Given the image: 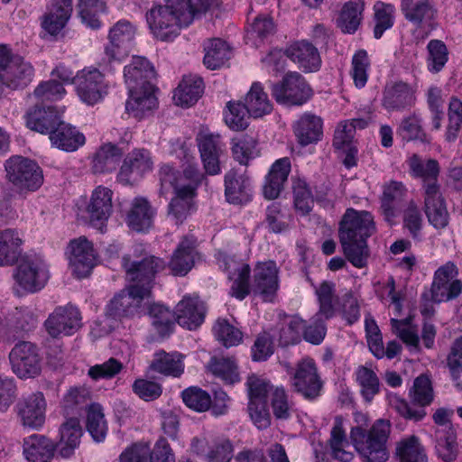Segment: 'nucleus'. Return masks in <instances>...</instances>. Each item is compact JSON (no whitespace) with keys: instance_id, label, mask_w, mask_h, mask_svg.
Listing matches in <instances>:
<instances>
[{"instance_id":"nucleus-30","label":"nucleus","mask_w":462,"mask_h":462,"mask_svg":"<svg viewBox=\"0 0 462 462\" xmlns=\"http://www.w3.org/2000/svg\"><path fill=\"white\" fill-rule=\"evenodd\" d=\"M285 53L304 72L317 71L321 66V59L318 49L307 41L291 43L286 49Z\"/></svg>"},{"instance_id":"nucleus-34","label":"nucleus","mask_w":462,"mask_h":462,"mask_svg":"<svg viewBox=\"0 0 462 462\" xmlns=\"http://www.w3.org/2000/svg\"><path fill=\"white\" fill-rule=\"evenodd\" d=\"M55 443L42 435H32L23 440V456L28 462H51Z\"/></svg>"},{"instance_id":"nucleus-25","label":"nucleus","mask_w":462,"mask_h":462,"mask_svg":"<svg viewBox=\"0 0 462 462\" xmlns=\"http://www.w3.org/2000/svg\"><path fill=\"white\" fill-rule=\"evenodd\" d=\"M33 105L34 107L31 108L25 116L26 126L40 134H51L60 121V116L64 112V107L39 104Z\"/></svg>"},{"instance_id":"nucleus-51","label":"nucleus","mask_w":462,"mask_h":462,"mask_svg":"<svg viewBox=\"0 0 462 462\" xmlns=\"http://www.w3.org/2000/svg\"><path fill=\"white\" fill-rule=\"evenodd\" d=\"M184 367L183 356L177 352H157L152 363V368L154 371L172 377L180 376L184 372Z\"/></svg>"},{"instance_id":"nucleus-22","label":"nucleus","mask_w":462,"mask_h":462,"mask_svg":"<svg viewBox=\"0 0 462 462\" xmlns=\"http://www.w3.org/2000/svg\"><path fill=\"white\" fill-rule=\"evenodd\" d=\"M152 161L148 151L134 150L124 160L117 175V180L125 185L139 181L152 169Z\"/></svg>"},{"instance_id":"nucleus-58","label":"nucleus","mask_w":462,"mask_h":462,"mask_svg":"<svg viewBox=\"0 0 462 462\" xmlns=\"http://www.w3.org/2000/svg\"><path fill=\"white\" fill-rule=\"evenodd\" d=\"M231 152L233 158L242 165H247L260 154L255 140L249 136L232 139Z\"/></svg>"},{"instance_id":"nucleus-33","label":"nucleus","mask_w":462,"mask_h":462,"mask_svg":"<svg viewBox=\"0 0 462 462\" xmlns=\"http://www.w3.org/2000/svg\"><path fill=\"white\" fill-rule=\"evenodd\" d=\"M33 76L32 66L21 57H13L12 61L0 73V83L11 89L27 86Z\"/></svg>"},{"instance_id":"nucleus-12","label":"nucleus","mask_w":462,"mask_h":462,"mask_svg":"<svg viewBox=\"0 0 462 462\" xmlns=\"http://www.w3.org/2000/svg\"><path fill=\"white\" fill-rule=\"evenodd\" d=\"M5 169L9 180L21 189L35 191L43 183L42 169L30 159L14 156L6 162Z\"/></svg>"},{"instance_id":"nucleus-39","label":"nucleus","mask_w":462,"mask_h":462,"mask_svg":"<svg viewBox=\"0 0 462 462\" xmlns=\"http://www.w3.org/2000/svg\"><path fill=\"white\" fill-rule=\"evenodd\" d=\"M417 84H407L402 81L389 85L384 91L383 105L388 109L402 108L415 101Z\"/></svg>"},{"instance_id":"nucleus-48","label":"nucleus","mask_w":462,"mask_h":462,"mask_svg":"<svg viewBox=\"0 0 462 462\" xmlns=\"http://www.w3.org/2000/svg\"><path fill=\"white\" fill-rule=\"evenodd\" d=\"M365 8L363 0H350L346 3L337 18V25L345 33H354L362 21Z\"/></svg>"},{"instance_id":"nucleus-27","label":"nucleus","mask_w":462,"mask_h":462,"mask_svg":"<svg viewBox=\"0 0 462 462\" xmlns=\"http://www.w3.org/2000/svg\"><path fill=\"white\" fill-rule=\"evenodd\" d=\"M424 210L429 222L435 228L448 226V212L437 183L425 185Z\"/></svg>"},{"instance_id":"nucleus-15","label":"nucleus","mask_w":462,"mask_h":462,"mask_svg":"<svg viewBox=\"0 0 462 462\" xmlns=\"http://www.w3.org/2000/svg\"><path fill=\"white\" fill-rule=\"evenodd\" d=\"M457 269L452 263L439 267L434 274L430 300L441 303L457 298L462 291V282L457 278Z\"/></svg>"},{"instance_id":"nucleus-23","label":"nucleus","mask_w":462,"mask_h":462,"mask_svg":"<svg viewBox=\"0 0 462 462\" xmlns=\"http://www.w3.org/2000/svg\"><path fill=\"white\" fill-rule=\"evenodd\" d=\"M279 271L273 261L258 263L254 270L253 290L264 301H272L279 288Z\"/></svg>"},{"instance_id":"nucleus-17","label":"nucleus","mask_w":462,"mask_h":462,"mask_svg":"<svg viewBox=\"0 0 462 462\" xmlns=\"http://www.w3.org/2000/svg\"><path fill=\"white\" fill-rule=\"evenodd\" d=\"M13 372L20 378H33L41 372V360L34 345L30 342L16 344L9 354Z\"/></svg>"},{"instance_id":"nucleus-21","label":"nucleus","mask_w":462,"mask_h":462,"mask_svg":"<svg viewBox=\"0 0 462 462\" xmlns=\"http://www.w3.org/2000/svg\"><path fill=\"white\" fill-rule=\"evenodd\" d=\"M291 384L297 392L306 398H313L319 395L321 382L312 359L303 358L298 363L291 377Z\"/></svg>"},{"instance_id":"nucleus-24","label":"nucleus","mask_w":462,"mask_h":462,"mask_svg":"<svg viewBox=\"0 0 462 462\" xmlns=\"http://www.w3.org/2000/svg\"><path fill=\"white\" fill-rule=\"evenodd\" d=\"M217 262L219 266L227 272L228 278L232 281L230 294L238 300L245 299L249 293V265L221 253L218 254Z\"/></svg>"},{"instance_id":"nucleus-13","label":"nucleus","mask_w":462,"mask_h":462,"mask_svg":"<svg viewBox=\"0 0 462 462\" xmlns=\"http://www.w3.org/2000/svg\"><path fill=\"white\" fill-rule=\"evenodd\" d=\"M65 255L69 269L79 279L88 277L97 261V254L92 242L85 236L71 240L66 248Z\"/></svg>"},{"instance_id":"nucleus-29","label":"nucleus","mask_w":462,"mask_h":462,"mask_svg":"<svg viewBox=\"0 0 462 462\" xmlns=\"http://www.w3.org/2000/svg\"><path fill=\"white\" fill-rule=\"evenodd\" d=\"M407 194L408 189L401 181L391 180L383 186L381 197V211L384 220L390 225L396 224L399 216V206Z\"/></svg>"},{"instance_id":"nucleus-1","label":"nucleus","mask_w":462,"mask_h":462,"mask_svg":"<svg viewBox=\"0 0 462 462\" xmlns=\"http://www.w3.org/2000/svg\"><path fill=\"white\" fill-rule=\"evenodd\" d=\"M143 245H138L134 252V259L125 256L123 265L128 278L134 282V285L116 294L108 303L106 317L93 327L91 333L95 337H101L116 328L124 319L140 317L143 310V302L148 300L151 293V282L154 274L164 269V262L153 256H145L141 261L137 258L144 252Z\"/></svg>"},{"instance_id":"nucleus-47","label":"nucleus","mask_w":462,"mask_h":462,"mask_svg":"<svg viewBox=\"0 0 462 462\" xmlns=\"http://www.w3.org/2000/svg\"><path fill=\"white\" fill-rule=\"evenodd\" d=\"M55 78L59 77L54 75L52 79L40 83L33 93L29 96V102L47 106L46 103L62 99L67 93L63 87L64 82H58Z\"/></svg>"},{"instance_id":"nucleus-14","label":"nucleus","mask_w":462,"mask_h":462,"mask_svg":"<svg viewBox=\"0 0 462 462\" xmlns=\"http://www.w3.org/2000/svg\"><path fill=\"white\" fill-rule=\"evenodd\" d=\"M272 94L279 104L299 106L310 98L312 90L300 74L290 72L272 86Z\"/></svg>"},{"instance_id":"nucleus-50","label":"nucleus","mask_w":462,"mask_h":462,"mask_svg":"<svg viewBox=\"0 0 462 462\" xmlns=\"http://www.w3.org/2000/svg\"><path fill=\"white\" fill-rule=\"evenodd\" d=\"M229 44L221 39L209 40L205 46L204 64L208 69H217L232 57Z\"/></svg>"},{"instance_id":"nucleus-18","label":"nucleus","mask_w":462,"mask_h":462,"mask_svg":"<svg viewBox=\"0 0 462 462\" xmlns=\"http://www.w3.org/2000/svg\"><path fill=\"white\" fill-rule=\"evenodd\" d=\"M197 142L205 171L209 175L219 174V158L225 150L220 134L203 129L199 133Z\"/></svg>"},{"instance_id":"nucleus-26","label":"nucleus","mask_w":462,"mask_h":462,"mask_svg":"<svg viewBox=\"0 0 462 462\" xmlns=\"http://www.w3.org/2000/svg\"><path fill=\"white\" fill-rule=\"evenodd\" d=\"M129 97L125 104L128 114L134 117L143 118L157 108L158 100L152 83H147L137 88H130Z\"/></svg>"},{"instance_id":"nucleus-63","label":"nucleus","mask_w":462,"mask_h":462,"mask_svg":"<svg viewBox=\"0 0 462 462\" xmlns=\"http://www.w3.org/2000/svg\"><path fill=\"white\" fill-rule=\"evenodd\" d=\"M375 26L374 38L379 39L383 33L392 28L394 23L395 7L392 4L376 2L374 5Z\"/></svg>"},{"instance_id":"nucleus-16","label":"nucleus","mask_w":462,"mask_h":462,"mask_svg":"<svg viewBox=\"0 0 462 462\" xmlns=\"http://www.w3.org/2000/svg\"><path fill=\"white\" fill-rule=\"evenodd\" d=\"M367 125L366 119L356 118L352 121H342L336 128L333 145L344 156L343 162L346 168L356 165L357 149L354 143L355 131L356 128L364 129Z\"/></svg>"},{"instance_id":"nucleus-6","label":"nucleus","mask_w":462,"mask_h":462,"mask_svg":"<svg viewBox=\"0 0 462 462\" xmlns=\"http://www.w3.org/2000/svg\"><path fill=\"white\" fill-rule=\"evenodd\" d=\"M355 425L350 430V439L356 450L368 462H385L389 457L386 443L391 433L387 420H377L368 433L365 429L369 419L365 413H354Z\"/></svg>"},{"instance_id":"nucleus-31","label":"nucleus","mask_w":462,"mask_h":462,"mask_svg":"<svg viewBox=\"0 0 462 462\" xmlns=\"http://www.w3.org/2000/svg\"><path fill=\"white\" fill-rule=\"evenodd\" d=\"M72 13V0H52L42 18V27L51 35L59 34L66 26Z\"/></svg>"},{"instance_id":"nucleus-28","label":"nucleus","mask_w":462,"mask_h":462,"mask_svg":"<svg viewBox=\"0 0 462 462\" xmlns=\"http://www.w3.org/2000/svg\"><path fill=\"white\" fill-rule=\"evenodd\" d=\"M205 313V305L197 296H184L176 306L175 320L182 328L192 330L204 322Z\"/></svg>"},{"instance_id":"nucleus-40","label":"nucleus","mask_w":462,"mask_h":462,"mask_svg":"<svg viewBox=\"0 0 462 462\" xmlns=\"http://www.w3.org/2000/svg\"><path fill=\"white\" fill-rule=\"evenodd\" d=\"M125 81L128 88H137L147 83L154 78V70L150 62L143 57H134L131 63L125 67Z\"/></svg>"},{"instance_id":"nucleus-38","label":"nucleus","mask_w":462,"mask_h":462,"mask_svg":"<svg viewBox=\"0 0 462 462\" xmlns=\"http://www.w3.org/2000/svg\"><path fill=\"white\" fill-rule=\"evenodd\" d=\"M291 162L288 158H282L273 162L263 186V195L266 199H276L283 189L289 173Z\"/></svg>"},{"instance_id":"nucleus-42","label":"nucleus","mask_w":462,"mask_h":462,"mask_svg":"<svg viewBox=\"0 0 462 462\" xmlns=\"http://www.w3.org/2000/svg\"><path fill=\"white\" fill-rule=\"evenodd\" d=\"M195 259V240L193 237L185 238L175 250L170 268L174 275H185L192 269Z\"/></svg>"},{"instance_id":"nucleus-10","label":"nucleus","mask_w":462,"mask_h":462,"mask_svg":"<svg viewBox=\"0 0 462 462\" xmlns=\"http://www.w3.org/2000/svg\"><path fill=\"white\" fill-rule=\"evenodd\" d=\"M316 298L319 304L318 312L312 317L310 324L304 325L302 334L304 339L311 344H320L327 332L326 321L333 318L337 310L335 285L329 282H323L316 289Z\"/></svg>"},{"instance_id":"nucleus-64","label":"nucleus","mask_w":462,"mask_h":462,"mask_svg":"<svg viewBox=\"0 0 462 462\" xmlns=\"http://www.w3.org/2000/svg\"><path fill=\"white\" fill-rule=\"evenodd\" d=\"M427 67L431 73H438L448 60V51L446 44L439 40H431L428 43Z\"/></svg>"},{"instance_id":"nucleus-59","label":"nucleus","mask_w":462,"mask_h":462,"mask_svg":"<svg viewBox=\"0 0 462 462\" xmlns=\"http://www.w3.org/2000/svg\"><path fill=\"white\" fill-rule=\"evenodd\" d=\"M208 370L226 383L234 384L241 380L237 365L233 358L214 357L208 364Z\"/></svg>"},{"instance_id":"nucleus-35","label":"nucleus","mask_w":462,"mask_h":462,"mask_svg":"<svg viewBox=\"0 0 462 462\" xmlns=\"http://www.w3.org/2000/svg\"><path fill=\"white\" fill-rule=\"evenodd\" d=\"M322 119L310 113L301 115L293 124L295 136L301 145L319 142L322 137Z\"/></svg>"},{"instance_id":"nucleus-57","label":"nucleus","mask_w":462,"mask_h":462,"mask_svg":"<svg viewBox=\"0 0 462 462\" xmlns=\"http://www.w3.org/2000/svg\"><path fill=\"white\" fill-rule=\"evenodd\" d=\"M148 315L154 329L160 336L169 335L174 327L175 313L161 303H152L148 308Z\"/></svg>"},{"instance_id":"nucleus-61","label":"nucleus","mask_w":462,"mask_h":462,"mask_svg":"<svg viewBox=\"0 0 462 462\" xmlns=\"http://www.w3.org/2000/svg\"><path fill=\"white\" fill-rule=\"evenodd\" d=\"M356 379L360 386L362 396L367 402H370L380 390L376 374L366 366H359L356 371Z\"/></svg>"},{"instance_id":"nucleus-2","label":"nucleus","mask_w":462,"mask_h":462,"mask_svg":"<svg viewBox=\"0 0 462 462\" xmlns=\"http://www.w3.org/2000/svg\"><path fill=\"white\" fill-rule=\"evenodd\" d=\"M176 152L178 157H183L186 160L185 164L182 165V174L177 172L172 165L167 163L161 167L159 177L161 193L165 195L171 189L175 193V197L170 203V213L179 221L185 217L191 209L195 189L203 175L192 162L194 158L189 157L187 149L180 146Z\"/></svg>"},{"instance_id":"nucleus-52","label":"nucleus","mask_w":462,"mask_h":462,"mask_svg":"<svg viewBox=\"0 0 462 462\" xmlns=\"http://www.w3.org/2000/svg\"><path fill=\"white\" fill-rule=\"evenodd\" d=\"M86 428L94 441L100 443L106 439L108 425L100 404L92 403L87 408Z\"/></svg>"},{"instance_id":"nucleus-62","label":"nucleus","mask_w":462,"mask_h":462,"mask_svg":"<svg viewBox=\"0 0 462 462\" xmlns=\"http://www.w3.org/2000/svg\"><path fill=\"white\" fill-rule=\"evenodd\" d=\"M391 324L393 332L397 335L411 351L418 350L419 337L417 328L412 323L411 317L405 319L392 318Z\"/></svg>"},{"instance_id":"nucleus-53","label":"nucleus","mask_w":462,"mask_h":462,"mask_svg":"<svg viewBox=\"0 0 462 462\" xmlns=\"http://www.w3.org/2000/svg\"><path fill=\"white\" fill-rule=\"evenodd\" d=\"M329 445L332 456L342 462H349L352 457V452L346 450L350 447L346 435L345 420L341 417H337L331 430Z\"/></svg>"},{"instance_id":"nucleus-44","label":"nucleus","mask_w":462,"mask_h":462,"mask_svg":"<svg viewBox=\"0 0 462 462\" xmlns=\"http://www.w3.org/2000/svg\"><path fill=\"white\" fill-rule=\"evenodd\" d=\"M401 10L404 17L416 24L435 20L437 11L429 0H402Z\"/></svg>"},{"instance_id":"nucleus-43","label":"nucleus","mask_w":462,"mask_h":462,"mask_svg":"<svg viewBox=\"0 0 462 462\" xmlns=\"http://www.w3.org/2000/svg\"><path fill=\"white\" fill-rule=\"evenodd\" d=\"M23 243V234L17 229H5L0 232V265H11L18 262L20 249Z\"/></svg>"},{"instance_id":"nucleus-55","label":"nucleus","mask_w":462,"mask_h":462,"mask_svg":"<svg viewBox=\"0 0 462 462\" xmlns=\"http://www.w3.org/2000/svg\"><path fill=\"white\" fill-rule=\"evenodd\" d=\"M395 457L399 462H427L424 447L415 436H409L397 442Z\"/></svg>"},{"instance_id":"nucleus-3","label":"nucleus","mask_w":462,"mask_h":462,"mask_svg":"<svg viewBox=\"0 0 462 462\" xmlns=\"http://www.w3.org/2000/svg\"><path fill=\"white\" fill-rule=\"evenodd\" d=\"M163 1V5H155L147 11L145 20L153 38L171 42L194 22V14L190 0Z\"/></svg>"},{"instance_id":"nucleus-46","label":"nucleus","mask_w":462,"mask_h":462,"mask_svg":"<svg viewBox=\"0 0 462 462\" xmlns=\"http://www.w3.org/2000/svg\"><path fill=\"white\" fill-rule=\"evenodd\" d=\"M246 109L254 118H260L273 110V105L260 82H254L245 97Z\"/></svg>"},{"instance_id":"nucleus-56","label":"nucleus","mask_w":462,"mask_h":462,"mask_svg":"<svg viewBox=\"0 0 462 462\" xmlns=\"http://www.w3.org/2000/svg\"><path fill=\"white\" fill-rule=\"evenodd\" d=\"M226 125L233 131H242L249 125L250 118L248 110L244 103L239 100L229 101L223 112Z\"/></svg>"},{"instance_id":"nucleus-32","label":"nucleus","mask_w":462,"mask_h":462,"mask_svg":"<svg viewBox=\"0 0 462 462\" xmlns=\"http://www.w3.org/2000/svg\"><path fill=\"white\" fill-rule=\"evenodd\" d=\"M83 430L79 419L77 417L67 419L60 428L59 441L55 444L58 454L64 458L74 455L80 445Z\"/></svg>"},{"instance_id":"nucleus-11","label":"nucleus","mask_w":462,"mask_h":462,"mask_svg":"<svg viewBox=\"0 0 462 462\" xmlns=\"http://www.w3.org/2000/svg\"><path fill=\"white\" fill-rule=\"evenodd\" d=\"M14 279L18 290L30 293L37 292L50 279L49 265L41 254H25L17 262Z\"/></svg>"},{"instance_id":"nucleus-37","label":"nucleus","mask_w":462,"mask_h":462,"mask_svg":"<svg viewBox=\"0 0 462 462\" xmlns=\"http://www.w3.org/2000/svg\"><path fill=\"white\" fill-rule=\"evenodd\" d=\"M204 91L202 79L196 75L183 77L173 94L174 103L182 107H189L197 103Z\"/></svg>"},{"instance_id":"nucleus-5","label":"nucleus","mask_w":462,"mask_h":462,"mask_svg":"<svg viewBox=\"0 0 462 462\" xmlns=\"http://www.w3.org/2000/svg\"><path fill=\"white\" fill-rule=\"evenodd\" d=\"M372 215L367 211L346 210L340 223L339 237L348 261L357 268L365 266L368 249L365 238L374 232Z\"/></svg>"},{"instance_id":"nucleus-60","label":"nucleus","mask_w":462,"mask_h":462,"mask_svg":"<svg viewBox=\"0 0 462 462\" xmlns=\"http://www.w3.org/2000/svg\"><path fill=\"white\" fill-rule=\"evenodd\" d=\"M436 451L438 456L446 462L456 459L458 454V448L457 436L452 427H449L447 431L438 430Z\"/></svg>"},{"instance_id":"nucleus-45","label":"nucleus","mask_w":462,"mask_h":462,"mask_svg":"<svg viewBox=\"0 0 462 462\" xmlns=\"http://www.w3.org/2000/svg\"><path fill=\"white\" fill-rule=\"evenodd\" d=\"M153 211L148 201L143 198H135L126 216L129 228L136 232L148 230L152 226Z\"/></svg>"},{"instance_id":"nucleus-49","label":"nucleus","mask_w":462,"mask_h":462,"mask_svg":"<svg viewBox=\"0 0 462 462\" xmlns=\"http://www.w3.org/2000/svg\"><path fill=\"white\" fill-rule=\"evenodd\" d=\"M123 152L111 143L101 145L92 158V169L96 173H106L114 171Z\"/></svg>"},{"instance_id":"nucleus-36","label":"nucleus","mask_w":462,"mask_h":462,"mask_svg":"<svg viewBox=\"0 0 462 462\" xmlns=\"http://www.w3.org/2000/svg\"><path fill=\"white\" fill-rule=\"evenodd\" d=\"M53 146L66 152H74L81 147L86 138L76 127L60 121L50 134Z\"/></svg>"},{"instance_id":"nucleus-9","label":"nucleus","mask_w":462,"mask_h":462,"mask_svg":"<svg viewBox=\"0 0 462 462\" xmlns=\"http://www.w3.org/2000/svg\"><path fill=\"white\" fill-rule=\"evenodd\" d=\"M114 191L106 186H96L84 199L77 203L78 214L91 227L100 233L107 229L113 214Z\"/></svg>"},{"instance_id":"nucleus-8","label":"nucleus","mask_w":462,"mask_h":462,"mask_svg":"<svg viewBox=\"0 0 462 462\" xmlns=\"http://www.w3.org/2000/svg\"><path fill=\"white\" fill-rule=\"evenodd\" d=\"M135 34L136 27L126 20L118 21L109 29L108 42L98 61L103 71H113L131 54L135 45Z\"/></svg>"},{"instance_id":"nucleus-4","label":"nucleus","mask_w":462,"mask_h":462,"mask_svg":"<svg viewBox=\"0 0 462 462\" xmlns=\"http://www.w3.org/2000/svg\"><path fill=\"white\" fill-rule=\"evenodd\" d=\"M246 384L249 397L248 411L251 420L258 429H265L270 425L267 409L269 395L275 417L287 419L290 416L291 405L283 388L273 389L268 382L254 374L248 377Z\"/></svg>"},{"instance_id":"nucleus-41","label":"nucleus","mask_w":462,"mask_h":462,"mask_svg":"<svg viewBox=\"0 0 462 462\" xmlns=\"http://www.w3.org/2000/svg\"><path fill=\"white\" fill-rule=\"evenodd\" d=\"M226 198L229 203H246L251 198V182L244 174L230 171L225 178Z\"/></svg>"},{"instance_id":"nucleus-20","label":"nucleus","mask_w":462,"mask_h":462,"mask_svg":"<svg viewBox=\"0 0 462 462\" xmlns=\"http://www.w3.org/2000/svg\"><path fill=\"white\" fill-rule=\"evenodd\" d=\"M47 402L42 393L23 396L17 404V412L24 427L40 430L45 423Z\"/></svg>"},{"instance_id":"nucleus-7","label":"nucleus","mask_w":462,"mask_h":462,"mask_svg":"<svg viewBox=\"0 0 462 462\" xmlns=\"http://www.w3.org/2000/svg\"><path fill=\"white\" fill-rule=\"evenodd\" d=\"M54 75L64 83H71L79 100L88 106L99 103L107 94L104 74L95 67H86L72 77L68 69L59 66L53 70Z\"/></svg>"},{"instance_id":"nucleus-19","label":"nucleus","mask_w":462,"mask_h":462,"mask_svg":"<svg viewBox=\"0 0 462 462\" xmlns=\"http://www.w3.org/2000/svg\"><path fill=\"white\" fill-rule=\"evenodd\" d=\"M44 326L52 337L73 335L81 326L80 313L72 305L58 307L49 316Z\"/></svg>"},{"instance_id":"nucleus-54","label":"nucleus","mask_w":462,"mask_h":462,"mask_svg":"<svg viewBox=\"0 0 462 462\" xmlns=\"http://www.w3.org/2000/svg\"><path fill=\"white\" fill-rule=\"evenodd\" d=\"M409 172L411 177L420 179L425 185L436 183L439 172V164L435 160L423 161L416 154L410 156L407 160Z\"/></svg>"}]
</instances>
